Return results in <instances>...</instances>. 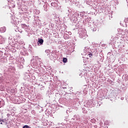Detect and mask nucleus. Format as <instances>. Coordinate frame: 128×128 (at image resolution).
Returning a JSON list of instances; mask_svg holds the SVG:
<instances>
[{"label":"nucleus","mask_w":128,"mask_h":128,"mask_svg":"<svg viewBox=\"0 0 128 128\" xmlns=\"http://www.w3.org/2000/svg\"><path fill=\"white\" fill-rule=\"evenodd\" d=\"M0 44H2L3 42H4V38H2V36H0Z\"/></svg>","instance_id":"1"},{"label":"nucleus","mask_w":128,"mask_h":128,"mask_svg":"<svg viewBox=\"0 0 128 128\" xmlns=\"http://www.w3.org/2000/svg\"><path fill=\"white\" fill-rule=\"evenodd\" d=\"M38 42H39L40 44H44V40L40 39L38 41Z\"/></svg>","instance_id":"2"},{"label":"nucleus","mask_w":128,"mask_h":128,"mask_svg":"<svg viewBox=\"0 0 128 128\" xmlns=\"http://www.w3.org/2000/svg\"><path fill=\"white\" fill-rule=\"evenodd\" d=\"M21 26L22 28H26L28 26H26V24H22Z\"/></svg>","instance_id":"3"},{"label":"nucleus","mask_w":128,"mask_h":128,"mask_svg":"<svg viewBox=\"0 0 128 128\" xmlns=\"http://www.w3.org/2000/svg\"><path fill=\"white\" fill-rule=\"evenodd\" d=\"M63 62H68V58H63V60H62Z\"/></svg>","instance_id":"4"},{"label":"nucleus","mask_w":128,"mask_h":128,"mask_svg":"<svg viewBox=\"0 0 128 128\" xmlns=\"http://www.w3.org/2000/svg\"><path fill=\"white\" fill-rule=\"evenodd\" d=\"M88 56H89L90 58H92V54L90 52L88 54Z\"/></svg>","instance_id":"5"},{"label":"nucleus","mask_w":128,"mask_h":128,"mask_svg":"<svg viewBox=\"0 0 128 128\" xmlns=\"http://www.w3.org/2000/svg\"><path fill=\"white\" fill-rule=\"evenodd\" d=\"M23 128H30V126H28V125H26V126H24L23 127Z\"/></svg>","instance_id":"6"},{"label":"nucleus","mask_w":128,"mask_h":128,"mask_svg":"<svg viewBox=\"0 0 128 128\" xmlns=\"http://www.w3.org/2000/svg\"><path fill=\"white\" fill-rule=\"evenodd\" d=\"M4 124V120L2 121V122H0V124Z\"/></svg>","instance_id":"7"}]
</instances>
